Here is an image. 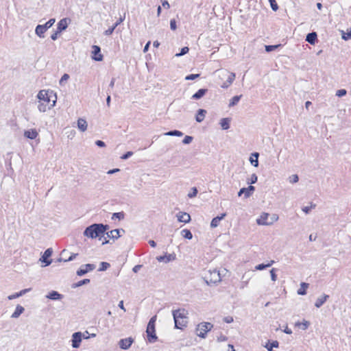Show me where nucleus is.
<instances>
[{"label": "nucleus", "mask_w": 351, "mask_h": 351, "mask_svg": "<svg viewBox=\"0 0 351 351\" xmlns=\"http://www.w3.org/2000/svg\"><path fill=\"white\" fill-rule=\"evenodd\" d=\"M181 235L185 238V239H191L193 238V235H192V233L191 232V231L188 229H184L181 231Z\"/></svg>", "instance_id": "obj_36"}, {"label": "nucleus", "mask_w": 351, "mask_h": 351, "mask_svg": "<svg viewBox=\"0 0 351 351\" xmlns=\"http://www.w3.org/2000/svg\"><path fill=\"white\" fill-rule=\"evenodd\" d=\"M213 325L210 322H202L196 327L197 335L202 339H205L208 331L211 330Z\"/></svg>", "instance_id": "obj_5"}, {"label": "nucleus", "mask_w": 351, "mask_h": 351, "mask_svg": "<svg viewBox=\"0 0 351 351\" xmlns=\"http://www.w3.org/2000/svg\"><path fill=\"white\" fill-rule=\"evenodd\" d=\"M206 114V110L199 109L197 110V113L196 117H195L196 121L198 122V123L202 122L204 120Z\"/></svg>", "instance_id": "obj_27"}, {"label": "nucleus", "mask_w": 351, "mask_h": 351, "mask_svg": "<svg viewBox=\"0 0 351 351\" xmlns=\"http://www.w3.org/2000/svg\"><path fill=\"white\" fill-rule=\"evenodd\" d=\"M82 339V333L81 332H74L72 335V347L78 348Z\"/></svg>", "instance_id": "obj_9"}, {"label": "nucleus", "mask_w": 351, "mask_h": 351, "mask_svg": "<svg viewBox=\"0 0 351 351\" xmlns=\"http://www.w3.org/2000/svg\"><path fill=\"white\" fill-rule=\"evenodd\" d=\"M280 47V45H265V51L267 52H271Z\"/></svg>", "instance_id": "obj_48"}, {"label": "nucleus", "mask_w": 351, "mask_h": 351, "mask_svg": "<svg viewBox=\"0 0 351 351\" xmlns=\"http://www.w3.org/2000/svg\"><path fill=\"white\" fill-rule=\"evenodd\" d=\"M110 265L108 263L101 262L98 271H106L108 268L110 267Z\"/></svg>", "instance_id": "obj_39"}, {"label": "nucleus", "mask_w": 351, "mask_h": 351, "mask_svg": "<svg viewBox=\"0 0 351 351\" xmlns=\"http://www.w3.org/2000/svg\"><path fill=\"white\" fill-rule=\"evenodd\" d=\"M298 180H299V177L297 174L291 175L289 178V181L291 184H295V183L298 182Z\"/></svg>", "instance_id": "obj_43"}, {"label": "nucleus", "mask_w": 351, "mask_h": 351, "mask_svg": "<svg viewBox=\"0 0 351 351\" xmlns=\"http://www.w3.org/2000/svg\"><path fill=\"white\" fill-rule=\"evenodd\" d=\"M165 136H183V133L179 130H171L164 134Z\"/></svg>", "instance_id": "obj_34"}, {"label": "nucleus", "mask_w": 351, "mask_h": 351, "mask_svg": "<svg viewBox=\"0 0 351 351\" xmlns=\"http://www.w3.org/2000/svg\"><path fill=\"white\" fill-rule=\"evenodd\" d=\"M189 51V47H184L181 49V51L180 53H176V56H184L185 54H186Z\"/></svg>", "instance_id": "obj_46"}, {"label": "nucleus", "mask_w": 351, "mask_h": 351, "mask_svg": "<svg viewBox=\"0 0 351 351\" xmlns=\"http://www.w3.org/2000/svg\"><path fill=\"white\" fill-rule=\"evenodd\" d=\"M346 93H347V91H346V89H339V90H338L336 92V95H337V97H343V96L346 95Z\"/></svg>", "instance_id": "obj_50"}, {"label": "nucleus", "mask_w": 351, "mask_h": 351, "mask_svg": "<svg viewBox=\"0 0 351 351\" xmlns=\"http://www.w3.org/2000/svg\"><path fill=\"white\" fill-rule=\"evenodd\" d=\"M258 156L259 154L258 152H254L251 154V156L250 158V162L251 165L255 167H257L258 166Z\"/></svg>", "instance_id": "obj_22"}, {"label": "nucleus", "mask_w": 351, "mask_h": 351, "mask_svg": "<svg viewBox=\"0 0 351 351\" xmlns=\"http://www.w3.org/2000/svg\"><path fill=\"white\" fill-rule=\"evenodd\" d=\"M175 256L173 254H166L165 256H160L156 258L159 262L169 263L174 260Z\"/></svg>", "instance_id": "obj_19"}, {"label": "nucleus", "mask_w": 351, "mask_h": 351, "mask_svg": "<svg viewBox=\"0 0 351 351\" xmlns=\"http://www.w3.org/2000/svg\"><path fill=\"white\" fill-rule=\"evenodd\" d=\"M217 72L218 76L221 80H226V82L221 85L223 88L229 87L235 79V73L229 72L228 70L221 69L217 71Z\"/></svg>", "instance_id": "obj_3"}, {"label": "nucleus", "mask_w": 351, "mask_h": 351, "mask_svg": "<svg viewBox=\"0 0 351 351\" xmlns=\"http://www.w3.org/2000/svg\"><path fill=\"white\" fill-rule=\"evenodd\" d=\"M315 207V204L311 203L310 206H304V208H302V211L304 212L305 213H308L309 211Z\"/></svg>", "instance_id": "obj_51"}, {"label": "nucleus", "mask_w": 351, "mask_h": 351, "mask_svg": "<svg viewBox=\"0 0 351 351\" xmlns=\"http://www.w3.org/2000/svg\"><path fill=\"white\" fill-rule=\"evenodd\" d=\"M193 141V137L191 136H185V137L184 138L183 141H182V143L184 144H189L192 142Z\"/></svg>", "instance_id": "obj_52"}, {"label": "nucleus", "mask_w": 351, "mask_h": 351, "mask_svg": "<svg viewBox=\"0 0 351 351\" xmlns=\"http://www.w3.org/2000/svg\"><path fill=\"white\" fill-rule=\"evenodd\" d=\"M270 6L274 11H277L278 5L276 0H269Z\"/></svg>", "instance_id": "obj_45"}, {"label": "nucleus", "mask_w": 351, "mask_h": 351, "mask_svg": "<svg viewBox=\"0 0 351 351\" xmlns=\"http://www.w3.org/2000/svg\"><path fill=\"white\" fill-rule=\"evenodd\" d=\"M199 77V74H191L186 76V80H193Z\"/></svg>", "instance_id": "obj_49"}, {"label": "nucleus", "mask_w": 351, "mask_h": 351, "mask_svg": "<svg viewBox=\"0 0 351 351\" xmlns=\"http://www.w3.org/2000/svg\"><path fill=\"white\" fill-rule=\"evenodd\" d=\"M93 56L92 58L95 61H101L103 60V56L101 53V49L97 45L93 46Z\"/></svg>", "instance_id": "obj_12"}, {"label": "nucleus", "mask_w": 351, "mask_h": 351, "mask_svg": "<svg viewBox=\"0 0 351 351\" xmlns=\"http://www.w3.org/2000/svg\"><path fill=\"white\" fill-rule=\"evenodd\" d=\"M134 339L132 337L122 339L119 341V347L123 350H128L132 344Z\"/></svg>", "instance_id": "obj_13"}, {"label": "nucleus", "mask_w": 351, "mask_h": 351, "mask_svg": "<svg viewBox=\"0 0 351 351\" xmlns=\"http://www.w3.org/2000/svg\"><path fill=\"white\" fill-rule=\"evenodd\" d=\"M38 135L36 129H31L24 132V136L29 139H35Z\"/></svg>", "instance_id": "obj_17"}, {"label": "nucleus", "mask_w": 351, "mask_h": 351, "mask_svg": "<svg viewBox=\"0 0 351 351\" xmlns=\"http://www.w3.org/2000/svg\"><path fill=\"white\" fill-rule=\"evenodd\" d=\"M175 217L177 218V219H191V216L189 213L185 212H182L180 210H178L175 213Z\"/></svg>", "instance_id": "obj_24"}, {"label": "nucleus", "mask_w": 351, "mask_h": 351, "mask_svg": "<svg viewBox=\"0 0 351 351\" xmlns=\"http://www.w3.org/2000/svg\"><path fill=\"white\" fill-rule=\"evenodd\" d=\"M53 97V92L52 91L49 92V91L45 90H40L37 95V97L39 100L45 102V103H47V105H49L50 104L51 97ZM53 97H55V99H56V97L55 95H53Z\"/></svg>", "instance_id": "obj_6"}, {"label": "nucleus", "mask_w": 351, "mask_h": 351, "mask_svg": "<svg viewBox=\"0 0 351 351\" xmlns=\"http://www.w3.org/2000/svg\"><path fill=\"white\" fill-rule=\"evenodd\" d=\"M317 33L315 32L308 33L306 35V40L310 43L311 45H315L316 40H317Z\"/></svg>", "instance_id": "obj_20"}, {"label": "nucleus", "mask_w": 351, "mask_h": 351, "mask_svg": "<svg viewBox=\"0 0 351 351\" xmlns=\"http://www.w3.org/2000/svg\"><path fill=\"white\" fill-rule=\"evenodd\" d=\"M220 221H211V223H210V227L212 228H216L219 226V222Z\"/></svg>", "instance_id": "obj_63"}, {"label": "nucleus", "mask_w": 351, "mask_h": 351, "mask_svg": "<svg viewBox=\"0 0 351 351\" xmlns=\"http://www.w3.org/2000/svg\"><path fill=\"white\" fill-rule=\"evenodd\" d=\"M278 341H273L271 343L268 342L265 347L267 349L268 351H272L274 348H278Z\"/></svg>", "instance_id": "obj_32"}, {"label": "nucleus", "mask_w": 351, "mask_h": 351, "mask_svg": "<svg viewBox=\"0 0 351 351\" xmlns=\"http://www.w3.org/2000/svg\"><path fill=\"white\" fill-rule=\"evenodd\" d=\"M208 89L206 88L199 89L195 94L193 95L192 99L196 100L199 99L205 95Z\"/></svg>", "instance_id": "obj_21"}, {"label": "nucleus", "mask_w": 351, "mask_h": 351, "mask_svg": "<svg viewBox=\"0 0 351 351\" xmlns=\"http://www.w3.org/2000/svg\"><path fill=\"white\" fill-rule=\"evenodd\" d=\"M24 308L21 305H17L14 312L12 314V318L19 317L24 311Z\"/></svg>", "instance_id": "obj_29"}, {"label": "nucleus", "mask_w": 351, "mask_h": 351, "mask_svg": "<svg viewBox=\"0 0 351 351\" xmlns=\"http://www.w3.org/2000/svg\"><path fill=\"white\" fill-rule=\"evenodd\" d=\"M274 263V261H271L269 263L267 264H259L258 265L256 266L255 269L256 270H263V269H265L267 267H269L270 266H271Z\"/></svg>", "instance_id": "obj_35"}, {"label": "nucleus", "mask_w": 351, "mask_h": 351, "mask_svg": "<svg viewBox=\"0 0 351 351\" xmlns=\"http://www.w3.org/2000/svg\"><path fill=\"white\" fill-rule=\"evenodd\" d=\"M271 279L272 281H276L277 279V276L276 274V269L273 268L270 270Z\"/></svg>", "instance_id": "obj_53"}, {"label": "nucleus", "mask_w": 351, "mask_h": 351, "mask_svg": "<svg viewBox=\"0 0 351 351\" xmlns=\"http://www.w3.org/2000/svg\"><path fill=\"white\" fill-rule=\"evenodd\" d=\"M95 268V265L93 264H85L82 265V267L77 271L76 274L79 276H82L86 274L87 272L94 270Z\"/></svg>", "instance_id": "obj_8"}, {"label": "nucleus", "mask_w": 351, "mask_h": 351, "mask_svg": "<svg viewBox=\"0 0 351 351\" xmlns=\"http://www.w3.org/2000/svg\"><path fill=\"white\" fill-rule=\"evenodd\" d=\"M113 32H114L113 28L110 27V28H108L107 30H106V31H105V33H104V34H105V35H106V36H110V35H111V34L113 33Z\"/></svg>", "instance_id": "obj_64"}, {"label": "nucleus", "mask_w": 351, "mask_h": 351, "mask_svg": "<svg viewBox=\"0 0 351 351\" xmlns=\"http://www.w3.org/2000/svg\"><path fill=\"white\" fill-rule=\"evenodd\" d=\"M231 119L230 118H223L220 120V125L223 130H228L230 128V123Z\"/></svg>", "instance_id": "obj_28"}, {"label": "nucleus", "mask_w": 351, "mask_h": 351, "mask_svg": "<svg viewBox=\"0 0 351 351\" xmlns=\"http://www.w3.org/2000/svg\"><path fill=\"white\" fill-rule=\"evenodd\" d=\"M146 333L149 343H154L157 341L158 337L156 334L155 326L147 324Z\"/></svg>", "instance_id": "obj_7"}, {"label": "nucleus", "mask_w": 351, "mask_h": 351, "mask_svg": "<svg viewBox=\"0 0 351 351\" xmlns=\"http://www.w3.org/2000/svg\"><path fill=\"white\" fill-rule=\"evenodd\" d=\"M308 287V284L306 282H302L300 284V288L298 290L297 293L298 295H306V289Z\"/></svg>", "instance_id": "obj_30"}, {"label": "nucleus", "mask_w": 351, "mask_h": 351, "mask_svg": "<svg viewBox=\"0 0 351 351\" xmlns=\"http://www.w3.org/2000/svg\"><path fill=\"white\" fill-rule=\"evenodd\" d=\"M197 189L196 187H193L191 189V191L190 193H188V197L189 198H193L194 197H195L197 194Z\"/></svg>", "instance_id": "obj_47"}, {"label": "nucleus", "mask_w": 351, "mask_h": 351, "mask_svg": "<svg viewBox=\"0 0 351 351\" xmlns=\"http://www.w3.org/2000/svg\"><path fill=\"white\" fill-rule=\"evenodd\" d=\"M328 298H329V295L324 294L322 296H321L317 299V300L315 303V306L317 308L321 307Z\"/></svg>", "instance_id": "obj_26"}, {"label": "nucleus", "mask_w": 351, "mask_h": 351, "mask_svg": "<svg viewBox=\"0 0 351 351\" xmlns=\"http://www.w3.org/2000/svg\"><path fill=\"white\" fill-rule=\"evenodd\" d=\"M209 276H206L204 278V281L207 285L217 284L221 280V274L219 271L217 269H213L208 271Z\"/></svg>", "instance_id": "obj_4"}, {"label": "nucleus", "mask_w": 351, "mask_h": 351, "mask_svg": "<svg viewBox=\"0 0 351 351\" xmlns=\"http://www.w3.org/2000/svg\"><path fill=\"white\" fill-rule=\"evenodd\" d=\"M187 314V311L184 308H179L172 311L176 328L182 330L186 327L188 323Z\"/></svg>", "instance_id": "obj_2"}, {"label": "nucleus", "mask_w": 351, "mask_h": 351, "mask_svg": "<svg viewBox=\"0 0 351 351\" xmlns=\"http://www.w3.org/2000/svg\"><path fill=\"white\" fill-rule=\"evenodd\" d=\"M56 22L55 19H50L45 24L43 25L47 29H49Z\"/></svg>", "instance_id": "obj_44"}, {"label": "nucleus", "mask_w": 351, "mask_h": 351, "mask_svg": "<svg viewBox=\"0 0 351 351\" xmlns=\"http://www.w3.org/2000/svg\"><path fill=\"white\" fill-rule=\"evenodd\" d=\"M20 294L19 293H16L14 294H12V295H10L8 297V300H13V299H15L16 298H19L20 297Z\"/></svg>", "instance_id": "obj_61"}, {"label": "nucleus", "mask_w": 351, "mask_h": 351, "mask_svg": "<svg viewBox=\"0 0 351 351\" xmlns=\"http://www.w3.org/2000/svg\"><path fill=\"white\" fill-rule=\"evenodd\" d=\"M78 254L72 253L68 258H64V262H69L74 260Z\"/></svg>", "instance_id": "obj_57"}, {"label": "nucleus", "mask_w": 351, "mask_h": 351, "mask_svg": "<svg viewBox=\"0 0 351 351\" xmlns=\"http://www.w3.org/2000/svg\"><path fill=\"white\" fill-rule=\"evenodd\" d=\"M296 326H301V328L303 330H305L308 328V326H309V322L308 321H304L303 322L300 323V322H297L295 324Z\"/></svg>", "instance_id": "obj_42"}, {"label": "nucleus", "mask_w": 351, "mask_h": 351, "mask_svg": "<svg viewBox=\"0 0 351 351\" xmlns=\"http://www.w3.org/2000/svg\"><path fill=\"white\" fill-rule=\"evenodd\" d=\"M341 38L344 40H348L351 38V29H348L347 32H345L344 31H341Z\"/></svg>", "instance_id": "obj_38"}, {"label": "nucleus", "mask_w": 351, "mask_h": 351, "mask_svg": "<svg viewBox=\"0 0 351 351\" xmlns=\"http://www.w3.org/2000/svg\"><path fill=\"white\" fill-rule=\"evenodd\" d=\"M108 229V225H104L102 223H94L85 229L84 234L91 239L98 237L99 239H101V237L104 235L105 232Z\"/></svg>", "instance_id": "obj_1"}, {"label": "nucleus", "mask_w": 351, "mask_h": 351, "mask_svg": "<svg viewBox=\"0 0 351 351\" xmlns=\"http://www.w3.org/2000/svg\"><path fill=\"white\" fill-rule=\"evenodd\" d=\"M223 321L226 323L230 324V323H232L233 322V318L232 317H230V316L225 317L223 318Z\"/></svg>", "instance_id": "obj_62"}, {"label": "nucleus", "mask_w": 351, "mask_h": 351, "mask_svg": "<svg viewBox=\"0 0 351 351\" xmlns=\"http://www.w3.org/2000/svg\"><path fill=\"white\" fill-rule=\"evenodd\" d=\"M255 191V187L254 186H249L247 188H241L238 192V196L241 197L243 194L244 195L245 198L249 197Z\"/></svg>", "instance_id": "obj_11"}, {"label": "nucleus", "mask_w": 351, "mask_h": 351, "mask_svg": "<svg viewBox=\"0 0 351 351\" xmlns=\"http://www.w3.org/2000/svg\"><path fill=\"white\" fill-rule=\"evenodd\" d=\"M95 144H96V145H97L99 147H104L106 146L105 143L101 140L96 141Z\"/></svg>", "instance_id": "obj_59"}, {"label": "nucleus", "mask_w": 351, "mask_h": 351, "mask_svg": "<svg viewBox=\"0 0 351 351\" xmlns=\"http://www.w3.org/2000/svg\"><path fill=\"white\" fill-rule=\"evenodd\" d=\"M156 321V315L153 316L149 321L148 324L155 326V323Z\"/></svg>", "instance_id": "obj_60"}, {"label": "nucleus", "mask_w": 351, "mask_h": 351, "mask_svg": "<svg viewBox=\"0 0 351 351\" xmlns=\"http://www.w3.org/2000/svg\"><path fill=\"white\" fill-rule=\"evenodd\" d=\"M69 78V75L66 73H64L60 80V84L62 85L64 81H66Z\"/></svg>", "instance_id": "obj_58"}, {"label": "nucleus", "mask_w": 351, "mask_h": 351, "mask_svg": "<svg viewBox=\"0 0 351 351\" xmlns=\"http://www.w3.org/2000/svg\"><path fill=\"white\" fill-rule=\"evenodd\" d=\"M133 155V152H127L125 154H124L121 157V158L122 160H127L128 159L130 156H132Z\"/></svg>", "instance_id": "obj_55"}, {"label": "nucleus", "mask_w": 351, "mask_h": 351, "mask_svg": "<svg viewBox=\"0 0 351 351\" xmlns=\"http://www.w3.org/2000/svg\"><path fill=\"white\" fill-rule=\"evenodd\" d=\"M125 217V214L123 212L114 213L112 215L111 219L117 218L118 219H122Z\"/></svg>", "instance_id": "obj_41"}, {"label": "nucleus", "mask_w": 351, "mask_h": 351, "mask_svg": "<svg viewBox=\"0 0 351 351\" xmlns=\"http://www.w3.org/2000/svg\"><path fill=\"white\" fill-rule=\"evenodd\" d=\"M87 122L85 119L80 118L77 120V128L82 132H85L87 129Z\"/></svg>", "instance_id": "obj_25"}, {"label": "nucleus", "mask_w": 351, "mask_h": 351, "mask_svg": "<svg viewBox=\"0 0 351 351\" xmlns=\"http://www.w3.org/2000/svg\"><path fill=\"white\" fill-rule=\"evenodd\" d=\"M68 21H70L69 19L64 18L61 19L57 25L58 32H62L65 30L68 27Z\"/></svg>", "instance_id": "obj_16"}, {"label": "nucleus", "mask_w": 351, "mask_h": 351, "mask_svg": "<svg viewBox=\"0 0 351 351\" xmlns=\"http://www.w3.org/2000/svg\"><path fill=\"white\" fill-rule=\"evenodd\" d=\"M258 180V176L255 174V173H253L250 178L247 179V184H255Z\"/></svg>", "instance_id": "obj_40"}, {"label": "nucleus", "mask_w": 351, "mask_h": 351, "mask_svg": "<svg viewBox=\"0 0 351 351\" xmlns=\"http://www.w3.org/2000/svg\"><path fill=\"white\" fill-rule=\"evenodd\" d=\"M53 253V250L51 248L47 249L41 258H40V261L44 263H45V266L49 265L52 261L51 259H49V258L51 256Z\"/></svg>", "instance_id": "obj_10"}, {"label": "nucleus", "mask_w": 351, "mask_h": 351, "mask_svg": "<svg viewBox=\"0 0 351 351\" xmlns=\"http://www.w3.org/2000/svg\"><path fill=\"white\" fill-rule=\"evenodd\" d=\"M56 104V99L52 101V104H49L47 105V103H45L40 100L38 101V108L40 112H45L47 109H50L53 107Z\"/></svg>", "instance_id": "obj_15"}, {"label": "nucleus", "mask_w": 351, "mask_h": 351, "mask_svg": "<svg viewBox=\"0 0 351 351\" xmlns=\"http://www.w3.org/2000/svg\"><path fill=\"white\" fill-rule=\"evenodd\" d=\"M170 28L171 30H176L177 28L176 21L174 19L170 21Z\"/></svg>", "instance_id": "obj_56"}, {"label": "nucleus", "mask_w": 351, "mask_h": 351, "mask_svg": "<svg viewBox=\"0 0 351 351\" xmlns=\"http://www.w3.org/2000/svg\"><path fill=\"white\" fill-rule=\"evenodd\" d=\"M90 282V279H88V278H85V279H83L75 284H73L72 285V287L73 288H77V287H81L84 285H86V284H88Z\"/></svg>", "instance_id": "obj_37"}, {"label": "nucleus", "mask_w": 351, "mask_h": 351, "mask_svg": "<svg viewBox=\"0 0 351 351\" xmlns=\"http://www.w3.org/2000/svg\"><path fill=\"white\" fill-rule=\"evenodd\" d=\"M250 280V278H247L245 275H243L242 276V280L240 282V289H243L248 285L249 280Z\"/></svg>", "instance_id": "obj_33"}, {"label": "nucleus", "mask_w": 351, "mask_h": 351, "mask_svg": "<svg viewBox=\"0 0 351 351\" xmlns=\"http://www.w3.org/2000/svg\"><path fill=\"white\" fill-rule=\"evenodd\" d=\"M122 233H125V230L123 229H114L106 232L108 237L117 239L121 237Z\"/></svg>", "instance_id": "obj_14"}, {"label": "nucleus", "mask_w": 351, "mask_h": 351, "mask_svg": "<svg viewBox=\"0 0 351 351\" xmlns=\"http://www.w3.org/2000/svg\"><path fill=\"white\" fill-rule=\"evenodd\" d=\"M47 29L43 25H38L36 27L35 33L40 38H44V34Z\"/></svg>", "instance_id": "obj_23"}, {"label": "nucleus", "mask_w": 351, "mask_h": 351, "mask_svg": "<svg viewBox=\"0 0 351 351\" xmlns=\"http://www.w3.org/2000/svg\"><path fill=\"white\" fill-rule=\"evenodd\" d=\"M46 297L52 300H59L63 298V295L56 291H51Z\"/></svg>", "instance_id": "obj_18"}, {"label": "nucleus", "mask_w": 351, "mask_h": 351, "mask_svg": "<svg viewBox=\"0 0 351 351\" xmlns=\"http://www.w3.org/2000/svg\"><path fill=\"white\" fill-rule=\"evenodd\" d=\"M257 223L260 226H271L272 225V221H256Z\"/></svg>", "instance_id": "obj_54"}, {"label": "nucleus", "mask_w": 351, "mask_h": 351, "mask_svg": "<svg viewBox=\"0 0 351 351\" xmlns=\"http://www.w3.org/2000/svg\"><path fill=\"white\" fill-rule=\"evenodd\" d=\"M241 97H242V95L234 96L230 101V103L228 105L229 107L230 108V107H233V106H236L240 101Z\"/></svg>", "instance_id": "obj_31"}]
</instances>
